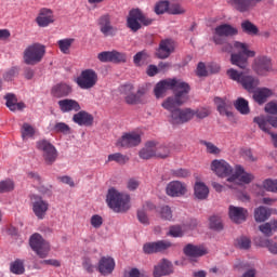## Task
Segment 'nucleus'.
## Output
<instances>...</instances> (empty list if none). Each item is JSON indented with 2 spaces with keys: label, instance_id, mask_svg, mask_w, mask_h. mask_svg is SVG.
Returning <instances> with one entry per match:
<instances>
[{
  "label": "nucleus",
  "instance_id": "nucleus-1",
  "mask_svg": "<svg viewBox=\"0 0 277 277\" xmlns=\"http://www.w3.org/2000/svg\"><path fill=\"white\" fill-rule=\"evenodd\" d=\"M223 53H232L230 63L238 68H246L248 66V57H254L256 53L248 50V44L235 41L234 44L224 43L222 48ZM235 52V53H233Z\"/></svg>",
  "mask_w": 277,
  "mask_h": 277
},
{
  "label": "nucleus",
  "instance_id": "nucleus-2",
  "mask_svg": "<svg viewBox=\"0 0 277 277\" xmlns=\"http://www.w3.org/2000/svg\"><path fill=\"white\" fill-rule=\"evenodd\" d=\"M106 203L115 213H127L131 209V196L110 187L106 195Z\"/></svg>",
  "mask_w": 277,
  "mask_h": 277
},
{
  "label": "nucleus",
  "instance_id": "nucleus-3",
  "mask_svg": "<svg viewBox=\"0 0 277 277\" xmlns=\"http://www.w3.org/2000/svg\"><path fill=\"white\" fill-rule=\"evenodd\" d=\"M227 76L229 77V79H232V81L240 83V85H242L245 90H248V92H252V90L259 87V80L250 76L248 71H238L230 68L227 70Z\"/></svg>",
  "mask_w": 277,
  "mask_h": 277
},
{
  "label": "nucleus",
  "instance_id": "nucleus-4",
  "mask_svg": "<svg viewBox=\"0 0 277 277\" xmlns=\"http://www.w3.org/2000/svg\"><path fill=\"white\" fill-rule=\"evenodd\" d=\"M44 55H47V47L41 43H32L24 51V62L28 66H36L42 62Z\"/></svg>",
  "mask_w": 277,
  "mask_h": 277
},
{
  "label": "nucleus",
  "instance_id": "nucleus-5",
  "mask_svg": "<svg viewBox=\"0 0 277 277\" xmlns=\"http://www.w3.org/2000/svg\"><path fill=\"white\" fill-rule=\"evenodd\" d=\"M189 84H187V90L185 91V88H182L181 90L174 91V96L167 97L162 104L161 107L163 109H167V111H170L172 115V111H176V107H181V105H184V103H187L189 96Z\"/></svg>",
  "mask_w": 277,
  "mask_h": 277
},
{
  "label": "nucleus",
  "instance_id": "nucleus-6",
  "mask_svg": "<svg viewBox=\"0 0 277 277\" xmlns=\"http://www.w3.org/2000/svg\"><path fill=\"white\" fill-rule=\"evenodd\" d=\"M182 88L187 90V83L183 80L173 78V79H166L162 81H159L155 89V96L156 98H163L166 95L167 90H172L173 92H176V90H181Z\"/></svg>",
  "mask_w": 277,
  "mask_h": 277
},
{
  "label": "nucleus",
  "instance_id": "nucleus-7",
  "mask_svg": "<svg viewBox=\"0 0 277 277\" xmlns=\"http://www.w3.org/2000/svg\"><path fill=\"white\" fill-rule=\"evenodd\" d=\"M235 172L227 177V183H233L234 185H228L230 189H237L235 185H250L254 181V175L249 173L241 167V164L235 166Z\"/></svg>",
  "mask_w": 277,
  "mask_h": 277
},
{
  "label": "nucleus",
  "instance_id": "nucleus-8",
  "mask_svg": "<svg viewBox=\"0 0 277 277\" xmlns=\"http://www.w3.org/2000/svg\"><path fill=\"white\" fill-rule=\"evenodd\" d=\"M37 150H40L43 157V161L47 166H53L57 161V148L47 140H41L37 142Z\"/></svg>",
  "mask_w": 277,
  "mask_h": 277
},
{
  "label": "nucleus",
  "instance_id": "nucleus-9",
  "mask_svg": "<svg viewBox=\"0 0 277 277\" xmlns=\"http://www.w3.org/2000/svg\"><path fill=\"white\" fill-rule=\"evenodd\" d=\"M76 83L81 90H92L98 83V74L94 69H84L76 78Z\"/></svg>",
  "mask_w": 277,
  "mask_h": 277
},
{
  "label": "nucleus",
  "instance_id": "nucleus-10",
  "mask_svg": "<svg viewBox=\"0 0 277 277\" xmlns=\"http://www.w3.org/2000/svg\"><path fill=\"white\" fill-rule=\"evenodd\" d=\"M142 25H145V26L153 25V19L144 16L142 14V11H140V9H134L130 11L129 17H128V27L132 31H138V29H142Z\"/></svg>",
  "mask_w": 277,
  "mask_h": 277
},
{
  "label": "nucleus",
  "instance_id": "nucleus-11",
  "mask_svg": "<svg viewBox=\"0 0 277 277\" xmlns=\"http://www.w3.org/2000/svg\"><path fill=\"white\" fill-rule=\"evenodd\" d=\"M29 245L40 259H45L51 250V245H49L40 234H32L29 239Z\"/></svg>",
  "mask_w": 277,
  "mask_h": 277
},
{
  "label": "nucleus",
  "instance_id": "nucleus-12",
  "mask_svg": "<svg viewBox=\"0 0 277 277\" xmlns=\"http://www.w3.org/2000/svg\"><path fill=\"white\" fill-rule=\"evenodd\" d=\"M210 170L220 179H226V176L230 179L235 169L224 159H214L210 163Z\"/></svg>",
  "mask_w": 277,
  "mask_h": 277
},
{
  "label": "nucleus",
  "instance_id": "nucleus-13",
  "mask_svg": "<svg viewBox=\"0 0 277 277\" xmlns=\"http://www.w3.org/2000/svg\"><path fill=\"white\" fill-rule=\"evenodd\" d=\"M30 202L36 217L38 220H44V217H47V212L49 211V201L43 200L39 195H31Z\"/></svg>",
  "mask_w": 277,
  "mask_h": 277
},
{
  "label": "nucleus",
  "instance_id": "nucleus-14",
  "mask_svg": "<svg viewBox=\"0 0 277 277\" xmlns=\"http://www.w3.org/2000/svg\"><path fill=\"white\" fill-rule=\"evenodd\" d=\"M238 30L230 24H222L215 27L213 42L215 44H224L223 38H228L229 36H237Z\"/></svg>",
  "mask_w": 277,
  "mask_h": 277
},
{
  "label": "nucleus",
  "instance_id": "nucleus-15",
  "mask_svg": "<svg viewBox=\"0 0 277 277\" xmlns=\"http://www.w3.org/2000/svg\"><path fill=\"white\" fill-rule=\"evenodd\" d=\"M120 90L128 105H137V103H142V97L145 94L144 89H140L136 93H134L133 84H124Z\"/></svg>",
  "mask_w": 277,
  "mask_h": 277
},
{
  "label": "nucleus",
  "instance_id": "nucleus-16",
  "mask_svg": "<svg viewBox=\"0 0 277 277\" xmlns=\"http://www.w3.org/2000/svg\"><path fill=\"white\" fill-rule=\"evenodd\" d=\"M142 144V135L137 132L123 133L122 136L117 141V146L121 148H133Z\"/></svg>",
  "mask_w": 277,
  "mask_h": 277
},
{
  "label": "nucleus",
  "instance_id": "nucleus-17",
  "mask_svg": "<svg viewBox=\"0 0 277 277\" xmlns=\"http://www.w3.org/2000/svg\"><path fill=\"white\" fill-rule=\"evenodd\" d=\"M194 118V109L192 108H177L171 114V122L172 124H185V122H189Z\"/></svg>",
  "mask_w": 277,
  "mask_h": 277
},
{
  "label": "nucleus",
  "instance_id": "nucleus-18",
  "mask_svg": "<svg viewBox=\"0 0 277 277\" xmlns=\"http://www.w3.org/2000/svg\"><path fill=\"white\" fill-rule=\"evenodd\" d=\"M166 192L171 198H181L187 194V185L180 181H172L167 185Z\"/></svg>",
  "mask_w": 277,
  "mask_h": 277
},
{
  "label": "nucleus",
  "instance_id": "nucleus-19",
  "mask_svg": "<svg viewBox=\"0 0 277 277\" xmlns=\"http://www.w3.org/2000/svg\"><path fill=\"white\" fill-rule=\"evenodd\" d=\"M172 247V242L167 240H159L156 242H147L143 246V251L145 254H155L157 252H163L168 248Z\"/></svg>",
  "mask_w": 277,
  "mask_h": 277
},
{
  "label": "nucleus",
  "instance_id": "nucleus-20",
  "mask_svg": "<svg viewBox=\"0 0 277 277\" xmlns=\"http://www.w3.org/2000/svg\"><path fill=\"white\" fill-rule=\"evenodd\" d=\"M97 269L103 276H109L116 269V261L111 256H103L98 261Z\"/></svg>",
  "mask_w": 277,
  "mask_h": 277
},
{
  "label": "nucleus",
  "instance_id": "nucleus-21",
  "mask_svg": "<svg viewBox=\"0 0 277 277\" xmlns=\"http://www.w3.org/2000/svg\"><path fill=\"white\" fill-rule=\"evenodd\" d=\"M183 252L189 259H198L207 254V248H205L202 245L188 243L184 247Z\"/></svg>",
  "mask_w": 277,
  "mask_h": 277
},
{
  "label": "nucleus",
  "instance_id": "nucleus-22",
  "mask_svg": "<svg viewBox=\"0 0 277 277\" xmlns=\"http://www.w3.org/2000/svg\"><path fill=\"white\" fill-rule=\"evenodd\" d=\"M172 53H174V41L166 39L160 42L156 55L160 60H167Z\"/></svg>",
  "mask_w": 277,
  "mask_h": 277
},
{
  "label": "nucleus",
  "instance_id": "nucleus-23",
  "mask_svg": "<svg viewBox=\"0 0 277 277\" xmlns=\"http://www.w3.org/2000/svg\"><path fill=\"white\" fill-rule=\"evenodd\" d=\"M174 272L172 262L168 260H161L155 267H154V277H163L170 276Z\"/></svg>",
  "mask_w": 277,
  "mask_h": 277
},
{
  "label": "nucleus",
  "instance_id": "nucleus-24",
  "mask_svg": "<svg viewBox=\"0 0 277 277\" xmlns=\"http://www.w3.org/2000/svg\"><path fill=\"white\" fill-rule=\"evenodd\" d=\"M72 121L79 124V127H92V124H94V116L85 110H78V113L72 116Z\"/></svg>",
  "mask_w": 277,
  "mask_h": 277
},
{
  "label": "nucleus",
  "instance_id": "nucleus-25",
  "mask_svg": "<svg viewBox=\"0 0 277 277\" xmlns=\"http://www.w3.org/2000/svg\"><path fill=\"white\" fill-rule=\"evenodd\" d=\"M248 217V210L241 207H229V219L232 222L236 224H241V222H246Z\"/></svg>",
  "mask_w": 277,
  "mask_h": 277
},
{
  "label": "nucleus",
  "instance_id": "nucleus-26",
  "mask_svg": "<svg viewBox=\"0 0 277 277\" xmlns=\"http://www.w3.org/2000/svg\"><path fill=\"white\" fill-rule=\"evenodd\" d=\"M58 107L63 114H70V111H81V105L77 100L65 98L58 101Z\"/></svg>",
  "mask_w": 277,
  "mask_h": 277
},
{
  "label": "nucleus",
  "instance_id": "nucleus-27",
  "mask_svg": "<svg viewBox=\"0 0 277 277\" xmlns=\"http://www.w3.org/2000/svg\"><path fill=\"white\" fill-rule=\"evenodd\" d=\"M214 103L221 116H226V118H233V111H230V101H228L227 98L215 97Z\"/></svg>",
  "mask_w": 277,
  "mask_h": 277
},
{
  "label": "nucleus",
  "instance_id": "nucleus-28",
  "mask_svg": "<svg viewBox=\"0 0 277 277\" xmlns=\"http://www.w3.org/2000/svg\"><path fill=\"white\" fill-rule=\"evenodd\" d=\"M253 68L258 75H267V72L272 70V60L266 56H261L255 60Z\"/></svg>",
  "mask_w": 277,
  "mask_h": 277
},
{
  "label": "nucleus",
  "instance_id": "nucleus-29",
  "mask_svg": "<svg viewBox=\"0 0 277 277\" xmlns=\"http://www.w3.org/2000/svg\"><path fill=\"white\" fill-rule=\"evenodd\" d=\"M157 146V141H148L145 143V146L138 151V156L141 159H153L157 158V151L155 150Z\"/></svg>",
  "mask_w": 277,
  "mask_h": 277
},
{
  "label": "nucleus",
  "instance_id": "nucleus-30",
  "mask_svg": "<svg viewBox=\"0 0 277 277\" xmlns=\"http://www.w3.org/2000/svg\"><path fill=\"white\" fill-rule=\"evenodd\" d=\"M53 21V11L45 8L40 10L39 15L36 18V23L39 27H49Z\"/></svg>",
  "mask_w": 277,
  "mask_h": 277
},
{
  "label": "nucleus",
  "instance_id": "nucleus-31",
  "mask_svg": "<svg viewBox=\"0 0 277 277\" xmlns=\"http://www.w3.org/2000/svg\"><path fill=\"white\" fill-rule=\"evenodd\" d=\"M227 3L235 8V10H238V12H248L252 5L261 3V0H227Z\"/></svg>",
  "mask_w": 277,
  "mask_h": 277
},
{
  "label": "nucleus",
  "instance_id": "nucleus-32",
  "mask_svg": "<svg viewBox=\"0 0 277 277\" xmlns=\"http://www.w3.org/2000/svg\"><path fill=\"white\" fill-rule=\"evenodd\" d=\"M98 25L104 36H116V31H118L114 26H111L109 15H103L100 17Z\"/></svg>",
  "mask_w": 277,
  "mask_h": 277
},
{
  "label": "nucleus",
  "instance_id": "nucleus-33",
  "mask_svg": "<svg viewBox=\"0 0 277 277\" xmlns=\"http://www.w3.org/2000/svg\"><path fill=\"white\" fill-rule=\"evenodd\" d=\"M157 209V207H155L153 205V202L147 201L144 203L143 209H140L137 211V220L141 224H145L148 225L150 224V221L148 220V215L146 213H148V211H155Z\"/></svg>",
  "mask_w": 277,
  "mask_h": 277
},
{
  "label": "nucleus",
  "instance_id": "nucleus-34",
  "mask_svg": "<svg viewBox=\"0 0 277 277\" xmlns=\"http://www.w3.org/2000/svg\"><path fill=\"white\" fill-rule=\"evenodd\" d=\"M273 94L274 92L271 89L262 88L254 91L253 98L255 103L263 105V103H265V101H267V98H269V96Z\"/></svg>",
  "mask_w": 277,
  "mask_h": 277
},
{
  "label": "nucleus",
  "instance_id": "nucleus-35",
  "mask_svg": "<svg viewBox=\"0 0 277 277\" xmlns=\"http://www.w3.org/2000/svg\"><path fill=\"white\" fill-rule=\"evenodd\" d=\"M6 107L10 108L11 111H23L25 109V103L16 102V96L14 94L5 95Z\"/></svg>",
  "mask_w": 277,
  "mask_h": 277
},
{
  "label": "nucleus",
  "instance_id": "nucleus-36",
  "mask_svg": "<svg viewBox=\"0 0 277 277\" xmlns=\"http://www.w3.org/2000/svg\"><path fill=\"white\" fill-rule=\"evenodd\" d=\"M70 92H72V88L69 87V84H67V83H58V84L54 85L52 89V94L56 98H62L64 96H68V94H70Z\"/></svg>",
  "mask_w": 277,
  "mask_h": 277
},
{
  "label": "nucleus",
  "instance_id": "nucleus-37",
  "mask_svg": "<svg viewBox=\"0 0 277 277\" xmlns=\"http://www.w3.org/2000/svg\"><path fill=\"white\" fill-rule=\"evenodd\" d=\"M194 194L198 200H207V198H209V187L206 186L203 182H196Z\"/></svg>",
  "mask_w": 277,
  "mask_h": 277
},
{
  "label": "nucleus",
  "instance_id": "nucleus-38",
  "mask_svg": "<svg viewBox=\"0 0 277 277\" xmlns=\"http://www.w3.org/2000/svg\"><path fill=\"white\" fill-rule=\"evenodd\" d=\"M72 44H75L74 38L60 39L56 42V47L60 49L63 55H70V49H72Z\"/></svg>",
  "mask_w": 277,
  "mask_h": 277
},
{
  "label": "nucleus",
  "instance_id": "nucleus-39",
  "mask_svg": "<svg viewBox=\"0 0 277 277\" xmlns=\"http://www.w3.org/2000/svg\"><path fill=\"white\" fill-rule=\"evenodd\" d=\"M253 122L258 124L259 129L264 133H268L271 131L269 116L260 115L253 118Z\"/></svg>",
  "mask_w": 277,
  "mask_h": 277
},
{
  "label": "nucleus",
  "instance_id": "nucleus-40",
  "mask_svg": "<svg viewBox=\"0 0 277 277\" xmlns=\"http://www.w3.org/2000/svg\"><path fill=\"white\" fill-rule=\"evenodd\" d=\"M155 150H156L157 159H168V157L172 153V146L163 145V144H160L159 142H156Z\"/></svg>",
  "mask_w": 277,
  "mask_h": 277
},
{
  "label": "nucleus",
  "instance_id": "nucleus-41",
  "mask_svg": "<svg viewBox=\"0 0 277 277\" xmlns=\"http://www.w3.org/2000/svg\"><path fill=\"white\" fill-rule=\"evenodd\" d=\"M272 215V210H269L266 207H259L254 210V220L255 222H266V220H269V216Z\"/></svg>",
  "mask_w": 277,
  "mask_h": 277
},
{
  "label": "nucleus",
  "instance_id": "nucleus-42",
  "mask_svg": "<svg viewBox=\"0 0 277 277\" xmlns=\"http://www.w3.org/2000/svg\"><path fill=\"white\" fill-rule=\"evenodd\" d=\"M259 229L265 237H272L277 230V221H269L259 226Z\"/></svg>",
  "mask_w": 277,
  "mask_h": 277
},
{
  "label": "nucleus",
  "instance_id": "nucleus-43",
  "mask_svg": "<svg viewBox=\"0 0 277 277\" xmlns=\"http://www.w3.org/2000/svg\"><path fill=\"white\" fill-rule=\"evenodd\" d=\"M21 133L24 142L27 140H34V135H36V128L29 123H24L21 128Z\"/></svg>",
  "mask_w": 277,
  "mask_h": 277
},
{
  "label": "nucleus",
  "instance_id": "nucleus-44",
  "mask_svg": "<svg viewBox=\"0 0 277 277\" xmlns=\"http://www.w3.org/2000/svg\"><path fill=\"white\" fill-rule=\"evenodd\" d=\"M241 29L248 36H259V27L250 21H243L241 23Z\"/></svg>",
  "mask_w": 277,
  "mask_h": 277
},
{
  "label": "nucleus",
  "instance_id": "nucleus-45",
  "mask_svg": "<svg viewBox=\"0 0 277 277\" xmlns=\"http://www.w3.org/2000/svg\"><path fill=\"white\" fill-rule=\"evenodd\" d=\"M110 161H116V163H119V166H124V163L129 162V156L120 153L110 154L108 155L106 163H110Z\"/></svg>",
  "mask_w": 277,
  "mask_h": 277
},
{
  "label": "nucleus",
  "instance_id": "nucleus-46",
  "mask_svg": "<svg viewBox=\"0 0 277 277\" xmlns=\"http://www.w3.org/2000/svg\"><path fill=\"white\" fill-rule=\"evenodd\" d=\"M234 246H235V248H238L239 250H250V248L252 246V241L250 240V238H248L246 236H241L235 240Z\"/></svg>",
  "mask_w": 277,
  "mask_h": 277
},
{
  "label": "nucleus",
  "instance_id": "nucleus-47",
  "mask_svg": "<svg viewBox=\"0 0 277 277\" xmlns=\"http://www.w3.org/2000/svg\"><path fill=\"white\" fill-rule=\"evenodd\" d=\"M234 105L240 114L245 116L250 114V106L248 105V101H246V98L239 97Z\"/></svg>",
  "mask_w": 277,
  "mask_h": 277
},
{
  "label": "nucleus",
  "instance_id": "nucleus-48",
  "mask_svg": "<svg viewBox=\"0 0 277 277\" xmlns=\"http://www.w3.org/2000/svg\"><path fill=\"white\" fill-rule=\"evenodd\" d=\"M54 133H62L63 135H70L72 129L65 122H56L53 127Z\"/></svg>",
  "mask_w": 277,
  "mask_h": 277
},
{
  "label": "nucleus",
  "instance_id": "nucleus-49",
  "mask_svg": "<svg viewBox=\"0 0 277 277\" xmlns=\"http://www.w3.org/2000/svg\"><path fill=\"white\" fill-rule=\"evenodd\" d=\"M166 12H170V1L162 0L156 3L155 13L156 14H166Z\"/></svg>",
  "mask_w": 277,
  "mask_h": 277
},
{
  "label": "nucleus",
  "instance_id": "nucleus-50",
  "mask_svg": "<svg viewBox=\"0 0 277 277\" xmlns=\"http://www.w3.org/2000/svg\"><path fill=\"white\" fill-rule=\"evenodd\" d=\"M185 230H187V226L174 225L170 227L168 235H170V237H183Z\"/></svg>",
  "mask_w": 277,
  "mask_h": 277
},
{
  "label": "nucleus",
  "instance_id": "nucleus-51",
  "mask_svg": "<svg viewBox=\"0 0 277 277\" xmlns=\"http://www.w3.org/2000/svg\"><path fill=\"white\" fill-rule=\"evenodd\" d=\"M113 64H127V53L113 50Z\"/></svg>",
  "mask_w": 277,
  "mask_h": 277
},
{
  "label": "nucleus",
  "instance_id": "nucleus-52",
  "mask_svg": "<svg viewBox=\"0 0 277 277\" xmlns=\"http://www.w3.org/2000/svg\"><path fill=\"white\" fill-rule=\"evenodd\" d=\"M12 274L21 275L25 274V264L21 260H16L11 264Z\"/></svg>",
  "mask_w": 277,
  "mask_h": 277
},
{
  "label": "nucleus",
  "instance_id": "nucleus-53",
  "mask_svg": "<svg viewBox=\"0 0 277 277\" xmlns=\"http://www.w3.org/2000/svg\"><path fill=\"white\" fill-rule=\"evenodd\" d=\"M194 118L197 117L199 120L208 118L211 115V108L209 107H201L197 108L196 110L193 109Z\"/></svg>",
  "mask_w": 277,
  "mask_h": 277
},
{
  "label": "nucleus",
  "instance_id": "nucleus-54",
  "mask_svg": "<svg viewBox=\"0 0 277 277\" xmlns=\"http://www.w3.org/2000/svg\"><path fill=\"white\" fill-rule=\"evenodd\" d=\"M201 144L202 146H206V151L209 155H220V153H222V150L211 142L201 141Z\"/></svg>",
  "mask_w": 277,
  "mask_h": 277
},
{
  "label": "nucleus",
  "instance_id": "nucleus-55",
  "mask_svg": "<svg viewBox=\"0 0 277 277\" xmlns=\"http://www.w3.org/2000/svg\"><path fill=\"white\" fill-rule=\"evenodd\" d=\"M146 60H148V53L146 51H141L136 53L133 57L135 66H143Z\"/></svg>",
  "mask_w": 277,
  "mask_h": 277
},
{
  "label": "nucleus",
  "instance_id": "nucleus-56",
  "mask_svg": "<svg viewBox=\"0 0 277 277\" xmlns=\"http://www.w3.org/2000/svg\"><path fill=\"white\" fill-rule=\"evenodd\" d=\"M14 190V182L12 180H4L0 182V194Z\"/></svg>",
  "mask_w": 277,
  "mask_h": 277
},
{
  "label": "nucleus",
  "instance_id": "nucleus-57",
  "mask_svg": "<svg viewBox=\"0 0 277 277\" xmlns=\"http://www.w3.org/2000/svg\"><path fill=\"white\" fill-rule=\"evenodd\" d=\"M97 60L103 64H107V63L113 64V50L98 53Z\"/></svg>",
  "mask_w": 277,
  "mask_h": 277
},
{
  "label": "nucleus",
  "instance_id": "nucleus-58",
  "mask_svg": "<svg viewBox=\"0 0 277 277\" xmlns=\"http://www.w3.org/2000/svg\"><path fill=\"white\" fill-rule=\"evenodd\" d=\"M210 228L212 230H222L224 224H222V219L220 216L210 217Z\"/></svg>",
  "mask_w": 277,
  "mask_h": 277
},
{
  "label": "nucleus",
  "instance_id": "nucleus-59",
  "mask_svg": "<svg viewBox=\"0 0 277 277\" xmlns=\"http://www.w3.org/2000/svg\"><path fill=\"white\" fill-rule=\"evenodd\" d=\"M158 213L162 220H168L169 222L172 220V209L170 206H162Z\"/></svg>",
  "mask_w": 277,
  "mask_h": 277
},
{
  "label": "nucleus",
  "instance_id": "nucleus-60",
  "mask_svg": "<svg viewBox=\"0 0 277 277\" xmlns=\"http://www.w3.org/2000/svg\"><path fill=\"white\" fill-rule=\"evenodd\" d=\"M263 187L266 192H273V194L277 193V180L267 179L263 182Z\"/></svg>",
  "mask_w": 277,
  "mask_h": 277
},
{
  "label": "nucleus",
  "instance_id": "nucleus-61",
  "mask_svg": "<svg viewBox=\"0 0 277 277\" xmlns=\"http://www.w3.org/2000/svg\"><path fill=\"white\" fill-rule=\"evenodd\" d=\"M90 224L92 228L98 229L103 226V216L98 214H93L90 219Z\"/></svg>",
  "mask_w": 277,
  "mask_h": 277
},
{
  "label": "nucleus",
  "instance_id": "nucleus-62",
  "mask_svg": "<svg viewBox=\"0 0 277 277\" xmlns=\"http://www.w3.org/2000/svg\"><path fill=\"white\" fill-rule=\"evenodd\" d=\"M262 246L264 248H267V250L271 252V254H277V242L274 240H265Z\"/></svg>",
  "mask_w": 277,
  "mask_h": 277
},
{
  "label": "nucleus",
  "instance_id": "nucleus-63",
  "mask_svg": "<svg viewBox=\"0 0 277 277\" xmlns=\"http://www.w3.org/2000/svg\"><path fill=\"white\" fill-rule=\"evenodd\" d=\"M186 10L181 4H172L169 6V14L177 15V14H185Z\"/></svg>",
  "mask_w": 277,
  "mask_h": 277
},
{
  "label": "nucleus",
  "instance_id": "nucleus-64",
  "mask_svg": "<svg viewBox=\"0 0 277 277\" xmlns=\"http://www.w3.org/2000/svg\"><path fill=\"white\" fill-rule=\"evenodd\" d=\"M266 114H272L273 116H277V102H269L265 105Z\"/></svg>",
  "mask_w": 277,
  "mask_h": 277
}]
</instances>
